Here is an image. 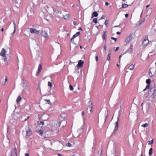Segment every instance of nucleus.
<instances>
[{"instance_id":"obj_1","label":"nucleus","mask_w":156,"mask_h":156,"mask_svg":"<svg viewBox=\"0 0 156 156\" xmlns=\"http://www.w3.org/2000/svg\"><path fill=\"white\" fill-rule=\"evenodd\" d=\"M51 144L52 146V147L57 151L61 150L62 147V144L58 140L51 142Z\"/></svg>"},{"instance_id":"obj_2","label":"nucleus","mask_w":156,"mask_h":156,"mask_svg":"<svg viewBox=\"0 0 156 156\" xmlns=\"http://www.w3.org/2000/svg\"><path fill=\"white\" fill-rule=\"evenodd\" d=\"M41 44V42L39 40H34L33 42V46L35 48H36L38 53L40 52V45Z\"/></svg>"},{"instance_id":"obj_3","label":"nucleus","mask_w":156,"mask_h":156,"mask_svg":"<svg viewBox=\"0 0 156 156\" xmlns=\"http://www.w3.org/2000/svg\"><path fill=\"white\" fill-rule=\"evenodd\" d=\"M153 101V99H151L150 100H146L145 101H144L141 104L142 109H143V105L144 103H145V106L147 108V110H149L151 107V104L152 103Z\"/></svg>"},{"instance_id":"obj_4","label":"nucleus","mask_w":156,"mask_h":156,"mask_svg":"<svg viewBox=\"0 0 156 156\" xmlns=\"http://www.w3.org/2000/svg\"><path fill=\"white\" fill-rule=\"evenodd\" d=\"M87 112L89 114H90L92 112V108L93 107V105L92 104V103L90 101H87Z\"/></svg>"},{"instance_id":"obj_5","label":"nucleus","mask_w":156,"mask_h":156,"mask_svg":"<svg viewBox=\"0 0 156 156\" xmlns=\"http://www.w3.org/2000/svg\"><path fill=\"white\" fill-rule=\"evenodd\" d=\"M155 85H154L153 87H151L148 92V94H151V93L153 92L151 95V97L153 98V100L155 96H156V90L155 88Z\"/></svg>"},{"instance_id":"obj_6","label":"nucleus","mask_w":156,"mask_h":156,"mask_svg":"<svg viewBox=\"0 0 156 156\" xmlns=\"http://www.w3.org/2000/svg\"><path fill=\"white\" fill-rule=\"evenodd\" d=\"M22 85L23 89V91H24L25 90H27L28 88L27 83L25 82V81L23 79H22Z\"/></svg>"},{"instance_id":"obj_7","label":"nucleus","mask_w":156,"mask_h":156,"mask_svg":"<svg viewBox=\"0 0 156 156\" xmlns=\"http://www.w3.org/2000/svg\"><path fill=\"white\" fill-rule=\"evenodd\" d=\"M9 156H17V150L16 147L14 148L13 151H12L11 154Z\"/></svg>"},{"instance_id":"obj_8","label":"nucleus","mask_w":156,"mask_h":156,"mask_svg":"<svg viewBox=\"0 0 156 156\" xmlns=\"http://www.w3.org/2000/svg\"><path fill=\"white\" fill-rule=\"evenodd\" d=\"M30 32L32 34H38L39 33V31L37 30L36 29L32 28L30 29Z\"/></svg>"},{"instance_id":"obj_9","label":"nucleus","mask_w":156,"mask_h":156,"mask_svg":"<svg viewBox=\"0 0 156 156\" xmlns=\"http://www.w3.org/2000/svg\"><path fill=\"white\" fill-rule=\"evenodd\" d=\"M41 118L44 120L46 121L49 118V116L47 114H44L41 116Z\"/></svg>"},{"instance_id":"obj_10","label":"nucleus","mask_w":156,"mask_h":156,"mask_svg":"<svg viewBox=\"0 0 156 156\" xmlns=\"http://www.w3.org/2000/svg\"><path fill=\"white\" fill-rule=\"evenodd\" d=\"M84 63V62L82 60H80L78 62V64L77 65V66L79 67H82L83 66V64Z\"/></svg>"},{"instance_id":"obj_11","label":"nucleus","mask_w":156,"mask_h":156,"mask_svg":"<svg viewBox=\"0 0 156 156\" xmlns=\"http://www.w3.org/2000/svg\"><path fill=\"white\" fill-rule=\"evenodd\" d=\"M149 42L150 41H149V40H144L142 43V45L143 46H146Z\"/></svg>"},{"instance_id":"obj_12","label":"nucleus","mask_w":156,"mask_h":156,"mask_svg":"<svg viewBox=\"0 0 156 156\" xmlns=\"http://www.w3.org/2000/svg\"><path fill=\"white\" fill-rule=\"evenodd\" d=\"M32 132L31 129L29 128H28V129L26 132V135L28 136H30L32 134Z\"/></svg>"},{"instance_id":"obj_13","label":"nucleus","mask_w":156,"mask_h":156,"mask_svg":"<svg viewBox=\"0 0 156 156\" xmlns=\"http://www.w3.org/2000/svg\"><path fill=\"white\" fill-rule=\"evenodd\" d=\"M117 118H117V121L115 122L116 125H115V129H114V131L115 132L117 131V130L118 129V127H119L118 122H119V117H118Z\"/></svg>"},{"instance_id":"obj_14","label":"nucleus","mask_w":156,"mask_h":156,"mask_svg":"<svg viewBox=\"0 0 156 156\" xmlns=\"http://www.w3.org/2000/svg\"><path fill=\"white\" fill-rule=\"evenodd\" d=\"M6 50L4 48H3L0 55L2 56L3 57H5L6 56L5 54L6 53Z\"/></svg>"},{"instance_id":"obj_15","label":"nucleus","mask_w":156,"mask_h":156,"mask_svg":"<svg viewBox=\"0 0 156 156\" xmlns=\"http://www.w3.org/2000/svg\"><path fill=\"white\" fill-rule=\"evenodd\" d=\"M41 34L44 37H48V34L45 31H42L41 32Z\"/></svg>"},{"instance_id":"obj_16","label":"nucleus","mask_w":156,"mask_h":156,"mask_svg":"<svg viewBox=\"0 0 156 156\" xmlns=\"http://www.w3.org/2000/svg\"><path fill=\"white\" fill-rule=\"evenodd\" d=\"M80 34V32L79 31L77 32L73 36V37L70 39H74L77 37L79 36Z\"/></svg>"},{"instance_id":"obj_17","label":"nucleus","mask_w":156,"mask_h":156,"mask_svg":"<svg viewBox=\"0 0 156 156\" xmlns=\"http://www.w3.org/2000/svg\"><path fill=\"white\" fill-rule=\"evenodd\" d=\"M98 16V12L96 11H94L93 12L92 14V16L91 18H93V17H97Z\"/></svg>"},{"instance_id":"obj_18","label":"nucleus","mask_w":156,"mask_h":156,"mask_svg":"<svg viewBox=\"0 0 156 156\" xmlns=\"http://www.w3.org/2000/svg\"><path fill=\"white\" fill-rule=\"evenodd\" d=\"M53 8V12L55 13H56V14H61V13L62 12V11H58L57 10H56L54 8Z\"/></svg>"},{"instance_id":"obj_19","label":"nucleus","mask_w":156,"mask_h":156,"mask_svg":"<svg viewBox=\"0 0 156 156\" xmlns=\"http://www.w3.org/2000/svg\"><path fill=\"white\" fill-rule=\"evenodd\" d=\"M145 19H144L143 21H138L137 23H136V26H139L140 25H141L143 23H144V21Z\"/></svg>"},{"instance_id":"obj_20","label":"nucleus","mask_w":156,"mask_h":156,"mask_svg":"<svg viewBox=\"0 0 156 156\" xmlns=\"http://www.w3.org/2000/svg\"><path fill=\"white\" fill-rule=\"evenodd\" d=\"M153 68H151L150 69V71L149 72L148 74H149V76L150 77H152L153 76L152 73L151 72H152L153 73Z\"/></svg>"},{"instance_id":"obj_21","label":"nucleus","mask_w":156,"mask_h":156,"mask_svg":"<svg viewBox=\"0 0 156 156\" xmlns=\"http://www.w3.org/2000/svg\"><path fill=\"white\" fill-rule=\"evenodd\" d=\"M42 69V65L41 64H39L38 68V71L37 73L38 74L40 73H41Z\"/></svg>"},{"instance_id":"obj_22","label":"nucleus","mask_w":156,"mask_h":156,"mask_svg":"<svg viewBox=\"0 0 156 156\" xmlns=\"http://www.w3.org/2000/svg\"><path fill=\"white\" fill-rule=\"evenodd\" d=\"M62 122L65 124H66V122L65 121L59 122L58 123L56 124V126L58 127H59L60 126Z\"/></svg>"},{"instance_id":"obj_23","label":"nucleus","mask_w":156,"mask_h":156,"mask_svg":"<svg viewBox=\"0 0 156 156\" xmlns=\"http://www.w3.org/2000/svg\"><path fill=\"white\" fill-rule=\"evenodd\" d=\"M37 133L40 135L42 136L43 133V131L42 130H40L38 131L37 132Z\"/></svg>"},{"instance_id":"obj_24","label":"nucleus","mask_w":156,"mask_h":156,"mask_svg":"<svg viewBox=\"0 0 156 156\" xmlns=\"http://www.w3.org/2000/svg\"><path fill=\"white\" fill-rule=\"evenodd\" d=\"M22 98L20 96H19L16 100L17 103H18L21 100Z\"/></svg>"},{"instance_id":"obj_25","label":"nucleus","mask_w":156,"mask_h":156,"mask_svg":"<svg viewBox=\"0 0 156 156\" xmlns=\"http://www.w3.org/2000/svg\"><path fill=\"white\" fill-rule=\"evenodd\" d=\"M60 116L63 119H65V118H66L67 116V115L65 113H63L60 115Z\"/></svg>"},{"instance_id":"obj_26","label":"nucleus","mask_w":156,"mask_h":156,"mask_svg":"<svg viewBox=\"0 0 156 156\" xmlns=\"http://www.w3.org/2000/svg\"><path fill=\"white\" fill-rule=\"evenodd\" d=\"M107 36V32L106 31H105L104 32L103 34L102 35V38L103 39H105L106 38V36Z\"/></svg>"},{"instance_id":"obj_27","label":"nucleus","mask_w":156,"mask_h":156,"mask_svg":"<svg viewBox=\"0 0 156 156\" xmlns=\"http://www.w3.org/2000/svg\"><path fill=\"white\" fill-rule=\"evenodd\" d=\"M134 67V66L133 65H132L129 66L128 68L130 70H133Z\"/></svg>"},{"instance_id":"obj_28","label":"nucleus","mask_w":156,"mask_h":156,"mask_svg":"<svg viewBox=\"0 0 156 156\" xmlns=\"http://www.w3.org/2000/svg\"><path fill=\"white\" fill-rule=\"evenodd\" d=\"M151 82V80L150 79H148L146 81V83L148 84V85H149V87L150 86V84Z\"/></svg>"},{"instance_id":"obj_29","label":"nucleus","mask_w":156,"mask_h":156,"mask_svg":"<svg viewBox=\"0 0 156 156\" xmlns=\"http://www.w3.org/2000/svg\"><path fill=\"white\" fill-rule=\"evenodd\" d=\"M128 5L126 4H124L122 5V6L121 8H126L128 6Z\"/></svg>"},{"instance_id":"obj_30","label":"nucleus","mask_w":156,"mask_h":156,"mask_svg":"<svg viewBox=\"0 0 156 156\" xmlns=\"http://www.w3.org/2000/svg\"><path fill=\"white\" fill-rule=\"evenodd\" d=\"M152 45L153 47H155L156 48V41H153L152 42Z\"/></svg>"},{"instance_id":"obj_31","label":"nucleus","mask_w":156,"mask_h":156,"mask_svg":"<svg viewBox=\"0 0 156 156\" xmlns=\"http://www.w3.org/2000/svg\"><path fill=\"white\" fill-rule=\"evenodd\" d=\"M155 50V49H154L152 51L150 52L149 54H148V56H149L150 55H153V52Z\"/></svg>"},{"instance_id":"obj_32","label":"nucleus","mask_w":156,"mask_h":156,"mask_svg":"<svg viewBox=\"0 0 156 156\" xmlns=\"http://www.w3.org/2000/svg\"><path fill=\"white\" fill-rule=\"evenodd\" d=\"M13 24H14V31H16V24L15 23V22L14 21H13Z\"/></svg>"},{"instance_id":"obj_33","label":"nucleus","mask_w":156,"mask_h":156,"mask_svg":"<svg viewBox=\"0 0 156 156\" xmlns=\"http://www.w3.org/2000/svg\"><path fill=\"white\" fill-rule=\"evenodd\" d=\"M153 150V149L151 148H150L149 150V154L150 156H151L152 154V153Z\"/></svg>"},{"instance_id":"obj_34","label":"nucleus","mask_w":156,"mask_h":156,"mask_svg":"<svg viewBox=\"0 0 156 156\" xmlns=\"http://www.w3.org/2000/svg\"><path fill=\"white\" fill-rule=\"evenodd\" d=\"M93 22L95 23L96 24L98 23L97 19L96 18H94L93 20Z\"/></svg>"},{"instance_id":"obj_35","label":"nucleus","mask_w":156,"mask_h":156,"mask_svg":"<svg viewBox=\"0 0 156 156\" xmlns=\"http://www.w3.org/2000/svg\"><path fill=\"white\" fill-rule=\"evenodd\" d=\"M153 141H154V140L153 139L151 141H148V144L149 145L152 144L153 143Z\"/></svg>"},{"instance_id":"obj_36","label":"nucleus","mask_w":156,"mask_h":156,"mask_svg":"<svg viewBox=\"0 0 156 156\" xmlns=\"http://www.w3.org/2000/svg\"><path fill=\"white\" fill-rule=\"evenodd\" d=\"M133 33H131L129 36L126 39H131L132 38Z\"/></svg>"},{"instance_id":"obj_37","label":"nucleus","mask_w":156,"mask_h":156,"mask_svg":"<svg viewBox=\"0 0 156 156\" xmlns=\"http://www.w3.org/2000/svg\"><path fill=\"white\" fill-rule=\"evenodd\" d=\"M148 124L147 123H146L144 124H143L141 126L144 127H146L148 126Z\"/></svg>"},{"instance_id":"obj_38","label":"nucleus","mask_w":156,"mask_h":156,"mask_svg":"<svg viewBox=\"0 0 156 156\" xmlns=\"http://www.w3.org/2000/svg\"><path fill=\"white\" fill-rule=\"evenodd\" d=\"M105 24L106 26H108V20H105Z\"/></svg>"},{"instance_id":"obj_39","label":"nucleus","mask_w":156,"mask_h":156,"mask_svg":"<svg viewBox=\"0 0 156 156\" xmlns=\"http://www.w3.org/2000/svg\"><path fill=\"white\" fill-rule=\"evenodd\" d=\"M110 54H111V53H109L108 55L107 56V60H110V57H111Z\"/></svg>"},{"instance_id":"obj_40","label":"nucleus","mask_w":156,"mask_h":156,"mask_svg":"<svg viewBox=\"0 0 156 156\" xmlns=\"http://www.w3.org/2000/svg\"><path fill=\"white\" fill-rule=\"evenodd\" d=\"M48 85L49 87H51L52 86V83L50 82H48Z\"/></svg>"},{"instance_id":"obj_41","label":"nucleus","mask_w":156,"mask_h":156,"mask_svg":"<svg viewBox=\"0 0 156 156\" xmlns=\"http://www.w3.org/2000/svg\"><path fill=\"white\" fill-rule=\"evenodd\" d=\"M70 41L71 43L74 44H76L74 41V40H70Z\"/></svg>"},{"instance_id":"obj_42","label":"nucleus","mask_w":156,"mask_h":156,"mask_svg":"<svg viewBox=\"0 0 156 156\" xmlns=\"http://www.w3.org/2000/svg\"><path fill=\"white\" fill-rule=\"evenodd\" d=\"M12 1L15 4H18V3L17 0H12Z\"/></svg>"},{"instance_id":"obj_43","label":"nucleus","mask_w":156,"mask_h":156,"mask_svg":"<svg viewBox=\"0 0 156 156\" xmlns=\"http://www.w3.org/2000/svg\"><path fill=\"white\" fill-rule=\"evenodd\" d=\"M150 87H149V85H147L146 86V88L145 89H144V90H143V91H145L147 89H149V88Z\"/></svg>"},{"instance_id":"obj_44","label":"nucleus","mask_w":156,"mask_h":156,"mask_svg":"<svg viewBox=\"0 0 156 156\" xmlns=\"http://www.w3.org/2000/svg\"><path fill=\"white\" fill-rule=\"evenodd\" d=\"M108 111H107L106 114L105 116V122L106 121L108 117Z\"/></svg>"},{"instance_id":"obj_45","label":"nucleus","mask_w":156,"mask_h":156,"mask_svg":"<svg viewBox=\"0 0 156 156\" xmlns=\"http://www.w3.org/2000/svg\"><path fill=\"white\" fill-rule=\"evenodd\" d=\"M47 102V103L49 105L51 104V103L50 102V100H45Z\"/></svg>"},{"instance_id":"obj_46","label":"nucleus","mask_w":156,"mask_h":156,"mask_svg":"<svg viewBox=\"0 0 156 156\" xmlns=\"http://www.w3.org/2000/svg\"><path fill=\"white\" fill-rule=\"evenodd\" d=\"M5 82H4V83H3L2 84L3 85H4L5 83H6V82H7V76H5Z\"/></svg>"},{"instance_id":"obj_47","label":"nucleus","mask_w":156,"mask_h":156,"mask_svg":"<svg viewBox=\"0 0 156 156\" xmlns=\"http://www.w3.org/2000/svg\"><path fill=\"white\" fill-rule=\"evenodd\" d=\"M69 87H70V89L71 90H72V91L73 90V87L70 84L69 85Z\"/></svg>"},{"instance_id":"obj_48","label":"nucleus","mask_w":156,"mask_h":156,"mask_svg":"<svg viewBox=\"0 0 156 156\" xmlns=\"http://www.w3.org/2000/svg\"><path fill=\"white\" fill-rule=\"evenodd\" d=\"M38 123L39 125H40L41 124L42 125H43L44 124V122H43L41 121L39 123L38 122Z\"/></svg>"},{"instance_id":"obj_49","label":"nucleus","mask_w":156,"mask_h":156,"mask_svg":"<svg viewBox=\"0 0 156 156\" xmlns=\"http://www.w3.org/2000/svg\"><path fill=\"white\" fill-rule=\"evenodd\" d=\"M117 40H113L114 41H111L110 42V43H111L112 44L114 43Z\"/></svg>"},{"instance_id":"obj_50","label":"nucleus","mask_w":156,"mask_h":156,"mask_svg":"<svg viewBox=\"0 0 156 156\" xmlns=\"http://www.w3.org/2000/svg\"><path fill=\"white\" fill-rule=\"evenodd\" d=\"M67 145L69 147H70L72 146V145L69 142L67 144Z\"/></svg>"},{"instance_id":"obj_51","label":"nucleus","mask_w":156,"mask_h":156,"mask_svg":"<svg viewBox=\"0 0 156 156\" xmlns=\"http://www.w3.org/2000/svg\"><path fill=\"white\" fill-rule=\"evenodd\" d=\"M106 43L105 44V45L104 46V50H105V51L106 50Z\"/></svg>"},{"instance_id":"obj_52","label":"nucleus","mask_w":156,"mask_h":156,"mask_svg":"<svg viewBox=\"0 0 156 156\" xmlns=\"http://www.w3.org/2000/svg\"><path fill=\"white\" fill-rule=\"evenodd\" d=\"M119 47H117L116 48V49L115 50L114 49L113 50L114 51H116L119 50Z\"/></svg>"},{"instance_id":"obj_53","label":"nucleus","mask_w":156,"mask_h":156,"mask_svg":"<svg viewBox=\"0 0 156 156\" xmlns=\"http://www.w3.org/2000/svg\"><path fill=\"white\" fill-rule=\"evenodd\" d=\"M130 41L129 40H126L125 42L126 43H129Z\"/></svg>"},{"instance_id":"obj_54","label":"nucleus","mask_w":156,"mask_h":156,"mask_svg":"<svg viewBox=\"0 0 156 156\" xmlns=\"http://www.w3.org/2000/svg\"><path fill=\"white\" fill-rule=\"evenodd\" d=\"M95 58L96 61H98V56L96 55L95 57Z\"/></svg>"},{"instance_id":"obj_55","label":"nucleus","mask_w":156,"mask_h":156,"mask_svg":"<svg viewBox=\"0 0 156 156\" xmlns=\"http://www.w3.org/2000/svg\"><path fill=\"white\" fill-rule=\"evenodd\" d=\"M129 16V14L128 13H126L125 15V16L126 18H127Z\"/></svg>"},{"instance_id":"obj_56","label":"nucleus","mask_w":156,"mask_h":156,"mask_svg":"<svg viewBox=\"0 0 156 156\" xmlns=\"http://www.w3.org/2000/svg\"><path fill=\"white\" fill-rule=\"evenodd\" d=\"M104 17H105V16H104V15H102V16H101V20L103 19H104Z\"/></svg>"},{"instance_id":"obj_57","label":"nucleus","mask_w":156,"mask_h":156,"mask_svg":"<svg viewBox=\"0 0 156 156\" xmlns=\"http://www.w3.org/2000/svg\"><path fill=\"white\" fill-rule=\"evenodd\" d=\"M15 31H14V30L13 31L12 33L11 34V36H12L14 34Z\"/></svg>"},{"instance_id":"obj_58","label":"nucleus","mask_w":156,"mask_h":156,"mask_svg":"<svg viewBox=\"0 0 156 156\" xmlns=\"http://www.w3.org/2000/svg\"><path fill=\"white\" fill-rule=\"evenodd\" d=\"M73 24L74 25H77V23L76 21H73Z\"/></svg>"},{"instance_id":"obj_59","label":"nucleus","mask_w":156,"mask_h":156,"mask_svg":"<svg viewBox=\"0 0 156 156\" xmlns=\"http://www.w3.org/2000/svg\"><path fill=\"white\" fill-rule=\"evenodd\" d=\"M116 34L117 35L120 34H121V32L119 31H118L116 33Z\"/></svg>"},{"instance_id":"obj_60","label":"nucleus","mask_w":156,"mask_h":156,"mask_svg":"<svg viewBox=\"0 0 156 156\" xmlns=\"http://www.w3.org/2000/svg\"><path fill=\"white\" fill-rule=\"evenodd\" d=\"M4 60L5 62H6L7 61V58L5 57L4 59Z\"/></svg>"},{"instance_id":"obj_61","label":"nucleus","mask_w":156,"mask_h":156,"mask_svg":"<svg viewBox=\"0 0 156 156\" xmlns=\"http://www.w3.org/2000/svg\"><path fill=\"white\" fill-rule=\"evenodd\" d=\"M105 5L106 6H108L109 5V3L106 2L105 3Z\"/></svg>"},{"instance_id":"obj_62","label":"nucleus","mask_w":156,"mask_h":156,"mask_svg":"<svg viewBox=\"0 0 156 156\" xmlns=\"http://www.w3.org/2000/svg\"><path fill=\"white\" fill-rule=\"evenodd\" d=\"M78 30H82V28L81 27H79Z\"/></svg>"},{"instance_id":"obj_63","label":"nucleus","mask_w":156,"mask_h":156,"mask_svg":"<svg viewBox=\"0 0 156 156\" xmlns=\"http://www.w3.org/2000/svg\"><path fill=\"white\" fill-rule=\"evenodd\" d=\"M25 156H29V155L28 153H26L25 154Z\"/></svg>"},{"instance_id":"obj_64","label":"nucleus","mask_w":156,"mask_h":156,"mask_svg":"<svg viewBox=\"0 0 156 156\" xmlns=\"http://www.w3.org/2000/svg\"><path fill=\"white\" fill-rule=\"evenodd\" d=\"M82 113V116H84V112L83 111Z\"/></svg>"}]
</instances>
